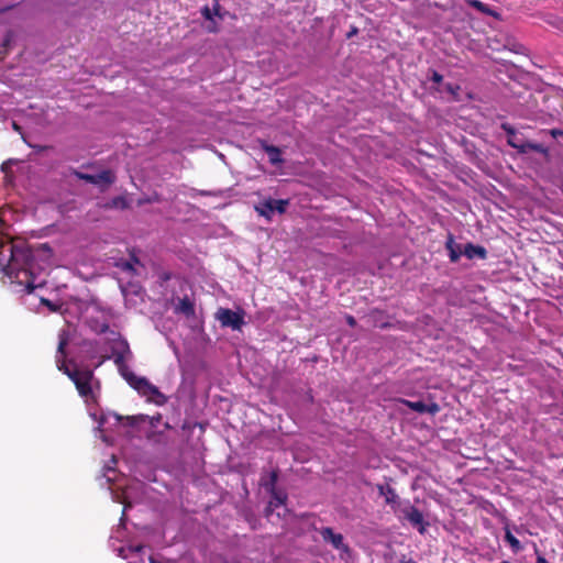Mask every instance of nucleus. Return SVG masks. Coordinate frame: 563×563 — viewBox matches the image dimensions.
<instances>
[{
  "label": "nucleus",
  "instance_id": "f257e3e1",
  "mask_svg": "<svg viewBox=\"0 0 563 563\" xmlns=\"http://www.w3.org/2000/svg\"><path fill=\"white\" fill-rule=\"evenodd\" d=\"M9 216V208H0V227L7 224ZM51 265L52 250L47 244L32 250L23 240H14L0 229V272L12 291L31 294L42 288Z\"/></svg>",
  "mask_w": 563,
  "mask_h": 563
},
{
  "label": "nucleus",
  "instance_id": "f03ea898",
  "mask_svg": "<svg viewBox=\"0 0 563 563\" xmlns=\"http://www.w3.org/2000/svg\"><path fill=\"white\" fill-rule=\"evenodd\" d=\"M80 318L91 328L92 331L106 334L104 339H100V342L104 340L108 342L109 346L104 349L102 357L114 358L122 377L128 382V384L135 389L140 396L144 397L146 401L153 402L157 406L164 405L167 401L166 396L162 394L148 379L135 375L123 364L126 355L130 354L129 344L120 336L119 333L109 330L104 312H100L96 303H89L80 313Z\"/></svg>",
  "mask_w": 563,
  "mask_h": 563
},
{
  "label": "nucleus",
  "instance_id": "7ed1b4c3",
  "mask_svg": "<svg viewBox=\"0 0 563 563\" xmlns=\"http://www.w3.org/2000/svg\"><path fill=\"white\" fill-rule=\"evenodd\" d=\"M117 459L112 455L110 463L103 468L102 479L100 485H107L111 493L112 499L115 503L124 505L123 514L133 504L147 501L151 499L147 485L139 479L120 478L115 470Z\"/></svg>",
  "mask_w": 563,
  "mask_h": 563
},
{
  "label": "nucleus",
  "instance_id": "20e7f679",
  "mask_svg": "<svg viewBox=\"0 0 563 563\" xmlns=\"http://www.w3.org/2000/svg\"><path fill=\"white\" fill-rule=\"evenodd\" d=\"M68 333L66 331H62L59 333V342L56 354V365L59 371L66 374L75 384L79 395L86 399L95 400V385L96 380L93 374L89 369H78L74 365H67L65 357L66 351L65 347L68 344Z\"/></svg>",
  "mask_w": 563,
  "mask_h": 563
},
{
  "label": "nucleus",
  "instance_id": "39448f33",
  "mask_svg": "<svg viewBox=\"0 0 563 563\" xmlns=\"http://www.w3.org/2000/svg\"><path fill=\"white\" fill-rule=\"evenodd\" d=\"M89 415L90 417L98 422L97 430L100 433V438L103 442L108 444L113 443L112 432L117 429H120L125 426H134L139 423V421H147L152 427H155L157 422L161 420V416H128L122 417L113 412H103L101 411L100 415L97 410H93L92 408H89Z\"/></svg>",
  "mask_w": 563,
  "mask_h": 563
},
{
  "label": "nucleus",
  "instance_id": "423d86ee",
  "mask_svg": "<svg viewBox=\"0 0 563 563\" xmlns=\"http://www.w3.org/2000/svg\"><path fill=\"white\" fill-rule=\"evenodd\" d=\"M123 537H124V529L121 526H119L111 536L113 550L115 552H118V555L121 556L122 559L129 560L128 563H136V562L132 561V559L141 556L144 551V547L141 544L134 545V544L129 543L126 545L122 544V545L115 548L114 541L117 540V541L123 542Z\"/></svg>",
  "mask_w": 563,
  "mask_h": 563
},
{
  "label": "nucleus",
  "instance_id": "0eeeda50",
  "mask_svg": "<svg viewBox=\"0 0 563 563\" xmlns=\"http://www.w3.org/2000/svg\"><path fill=\"white\" fill-rule=\"evenodd\" d=\"M217 320L224 328H231L232 330H240L244 324L243 312L233 311L228 308H220L216 313Z\"/></svg>",
  "mask_w": 563,
  "mask_h": 563
},
{
  "label": "nucleus",
  "instance_id": "6e6552de",
  "mask_svg": "<svg viewBox=\"0 0 563 563\" xmlns=\"http://www.w3.org/2000/svg\"><path fill=\"white\" fill-rule=\"evenodd\" d=\"M400 511L404 518L407 519L410 525L419 531V533H426L429 523L424 520L422 512L418 508L407 503Z\"/></svg>",
  "mask_w": 563,
  "mask_h": 563
},
{
  "label": "nucleus",
  "instance_id": "1a4fd4ad",
  "mask_svg": "<svg viewBox=\"0 0 563 563\" xmlns=\"http://www.w3.org/2000/svg\"><path fill=\"white\" fill-rule=\"evenodd\" d=\"M288 205L287 200L283 199H268L261 203V206L256 207L257 212L269 219L274 213H283L286 210V206Z\"/></svg>",
  "mask_w": 563,
  "mask_h": 563
},
{
  "label": "nucleus",
  "instance_id": "9d476101",
  "mask_svg": "<svg viewBox=\"0 0 563 563\" xmlns=\"http://www.w3.org/2000/svg\"><path fill=\"white\" fill-rule=\"evenodd\" d=\"M501 129L506 132L507 143L511 147L517 148L520 153H526V145L528 141L525 139L523 134L506 123L501 124Z\"/></svg>",
  "mask_w": 563,
  "mask_h": 563
},
{
  "label": "nucleus",
  "instance_id": "9b49d317",
  "mask_svg": "<svg viewBox=\"0 0 563 563\" xmlns=\"http://www.w3.org/2000/svg\"><path fill=\"white\" fill-rule=\"evenodd\" d=\"M81 179H85L88 183L98 185L100 187H107L111 183H113L114 177L110 170H101L96 174H78Z\"/></svg>",
  "mask_w": 563,
  "mask_h": 563
},
{
  "label": "nucleus",
  "instance_id": "f8f14e48",
  "mask_svg": "<svg viewBox=\"0 0 563 563\" xmlns=\"http://www.w3.org/2000/svg\"><path fill=\"white\" fill-rule=\"evenodd\" d=\"M404 405L409 407L416 412L423 413V412H430L435 413L439 411V407L435 404L426 405L422 401H409V400H401Z\"/></svg>",
  "mask_w": 563,
  "mask_h": 563
},
{
  "label": "nucleus",
  "instance_id": "ddd939ff",
  "mask_svg": "<svg viewBox=\"0 0 563 563\" xmlns=\"http://www.w3.org/2000/svg\"><path fill=\"white\" fill-rule=\"evenodd\" d=\"M463 255L468 260L479 258L483 260L486 256V250L478 245H473L471 243L464 244Z\"/></svg>",
  "mask_w": 563,
  "mask_h": 563
},
{
  "label": "nucleus",
  "instance_id": "4468645a",
  "mask_svg": "<svg viewBox=\"0 0 563 563\" xmlns=\"http://www.w3.org/2000/svg\"><path fill=\"white\" fill-rule=\"evenodd\" d=\"M323 539L330 542L335 549L340 550L344 548L343 537L335 533L331 528H324L321 531Z\"/></svg>",
  "mask_w": 563,
  "mask_h": 563
},
{
  "label": "nucleus",
  "instance_id": "2eb2a0df",
  "mask_svg": "<svg viewBox=\"0 0 563 563\" xmlns=\"http://www.w3.org/2000/svg\"><path fill=\"white\" fill-rule=\"evenodd\" d=\"M285 500H286V496L283 495L282 493H276L274 492L273 495H272V498L268 503V506H267V516H272L275 510H278L279 508H283V510H286L285 509Z\"/></svg>",
  "mask_w": 563,
  "mask_h": 563
},
{
  "label": "nucleus",
  "instance_id": "dca6fc26",
  "mask_svg": "<svg viewBox=\"0 0 563 563\" xmlns=\"http://www.w3.org/2000/svg\"><path fill=\"white\" fill-rule=\"evenodd\" d=\"M463 244L456 243L451 236L449 238L446 242V249L452 262H457L460 260V257L463 255Z\"/></svg>",
  "mask_w": 563,
  "mask_h": 563
},
{
  "label": "nucleus",
  "instance_id": "f3484780",
  "mask_svg": "<svg viewBox=\"0 0 563 563\" xmlns=\"http://www.w3.org/2000/svg\"><path fill=\"white\" fill-rule=\"evenodd\" d=\"M378 493L385 498L386 504L394 506L398 500V495L389 485H378Z\"/></svg>",
  "mask_w": 563,
  "mask_h": 563
},
{
  "label": "nucleus",
  "instance_id": "a211bd4d",
  "mask_svg": "<svg viewBox=\"0 0 563 563\" xmlns=\"http://www.w3.org/2000/svg\"><path fill=\"white\" fill-rule=\"evenodd\" d=\"M175 311L186 317H190L194 316L195 313V307L194 303L188 298H184L178 301V303L175 307Z\"/></svg>",
  "mask_w": 563,
  "mask_h": 563
},
{
  "label": "nucleus",
  "instance_id": "6ab92c4d",
  "mask_svg": "<svg viewBox=\"0 0 563 563\" xmlns=\"http://www.w3.org/2000/svg\"><path fill=\"white\" fill-rule=\"evenodd\" d=\"M505 540L510 545L512 552L518 553L522 550L520 541L512 534V532L506 528Z\"/></svg>",
  "mask_w": 563,
  "mask_h": 563
},
{
  "label": "nucleus",
  "instance_id": "aec40b11",
  "mask_svg": "<svg viewBox=\"0 0 563 563\" xmlns=\"http://www.w3.org/2000/svg\"><path fill=\"white\" fill-rule=\"evenodd\" d=\"M265 152L268 156V159L269 162L273 164V165H277L279 163H282V153L280 151L275 147V146H266L265 147Z\"/></svg>",
  "mask_w": 563,
  "mask_h": 563
},
{
  "label": "nucleus",
  "instance_id": "412c9836",
  "mask_svg": "<svg viewBox=\"0 0 563 563\" xmlns=\"http://www.w3.org/2000/svg\"><path fill=\"white\" fill-rule=\"evenodd\" d=\"M504 51H509L511 53H521L523 47L515 42L512 38H507V43L503 46Z\"/></svg>",
  "mask_w": 563,
  "mask_h": 563
},
{
  "label": "nucleus",
  "instance_id": "4be33fe9",
  "mask_svg": "<svg viewBox=\"0 0 563 563\" xmlns=\"http://www.w3.org/2000/svg\"><path fill=\"white\" fill-rule=\"evenodd\" d=\"M19 164V161L16 159H8L7 162H4L2 165H1V170L4 173L5 175V179L7 181H10V173H11V168L13 165H16Z\"/></svg>",
  "mask_w": 563,
  "mask_h": 563
},
{
  "label": "nucleus",
  "instance_id": "5701e85b",
  "mask_svg": "<svg viewBox=\"0 0 563 563\" xmlns=\"http://www.w3.org/2000/svg\"><path fill=\"white\" fill-rule=\"evenodd\" d=\"M444 91L449 93L453 100H459L460 87L454 84H445Z\"/></svg>",
  "mask_w": 563,
  "mask_h": 563
},
{
  "label": "nucleus",
  "instance_id": "b1692460",
  "mask_svg": "<svg viewBox=\"0 0 563 563\" xmlns=\"http://www.w3.org/2000/svg\"><path fill=\"white\" fill-rule=\"evenodd\" d=\"M529 151H534L538 153H547V150L543 147V145L537 144V143H531V142H528L526 145V153H528Z\"/></svg>",
  "mask_w": 563,
  "mask_h": 563
},
{
  "label": "nucleus",
  "instance_id": "393cba45",
  "mask_svg": "<svg viewBox=\"0 0 563 563\" xmlns=\"http://www.w3.org/2000/svg\"><path fill=\"white\" fill-rule=\"evenodd\" d=\"M494 63H495V73L496 71L500 73V69H499L498 65H501V66H504L507 69H508V64L512 65L511 62L507 60L504 57H500V58H496L495 57Z\"/></svg>",
  "mask_w": 563,
  "mask_h": 563
},
{
  "label": "nucleus",
  "instance_id": "a878e982",
  "mask_svg": "<svg viewBox=\"0 0 563 563\" xmlns=\"http://www.w3.org/2000/svg\"><path fill=\"white\" fill-rule=\"evenodd\" d=\"M41 302L42 305L46 306L51 311H57V310H62V306L57 307L55 303H53L52 301L41 297ZM62 313L64 311H60Z\"/></svg>",
  "mask_w": 563,
  "mask_h": 563
},
{
  "label": "nucleus",
  "instance_id": "bb28decb",
  "mask_svg": "<svg viewBox=\"0 0 563 563\" xmlns=\"http://www.w3.org/2000/svg\"><path fill=\"white\" fill-rule=\"evenodd\" d=\"M202 13H203V16H205L207 20H211V19H212V18H211V11H210V9H209V8H205V9H203V11H202Z\"/></svg>",
  "mask_w": 563,
  "mask_h": 563
},
{
  "label": "nucleus",
  "instance_id": "cd10ccee",
  "mask_svg": "<svg viewBox=\"0 0 563 563\" xmlns=\"http://www.w3.org/2000/svg\"><path fill=\"white\" fill-rule=\"evenodd\" d=\"M551 134L552 136H558V135H563V131L562 130H558V129H553L551 130Z\"/></svg>",
  "mask_w": 563,
  "mask_h": 563
},
{
  "label": "nucleus",
  "instance_id": "c85d7f7f",
  "mask_svg": "<svg viewBox=\"0 0 563 563\" xmlns=\"http://www.w3.org/2000/svg\"><path fill=\"white\" fill-rule=\"evenodd\" d=\"M346 321H347V323H349L350 325H354V324H355V319H354L353 317H351V316H347V317H346Z\"/></svg>",
  "mask_w": 563,
  "mask_h": 563
},
{
  "label": "nucleus",
  "instance_id": "c756f323",
  "mask_svg": "<svg viewBox=\"0 0 563 563\" xmlns=\"http://www.w3.org/2000/svg\"><path fill=\"white\" fill-rule=\"evenodd\" d=\"M441 79H442V77H441L439 74H437V73H434V74H433V80H434L435 82H440V81H441Z\"/></svg>",
  "mask_w": 563,
  "mask_h": 563
},
{
  "label": "nucleus",
  "instance_id": "7c9ffc66",
  "mask_svg": "<svg viewBox=\"0 0 563 563\" xmlns=\"http://www.w3.org/2000/svg\"><path fill=\"white\" fill-rule=\"evenodd\" d=\"M123 267H124V269H128V271H132V269H133L132 264H131V263H128V262L124 264V266H123Z\"/></svg>",
  "mask_w": 563,
  "mask_h": 563
},
{
  "label": "nucleus",
  "instance_id": "2f4dec72",
  "mask_svg": "<svg viewBox=\"0 0 563 563\" xmlns=\"http://www.w3.org/2000/svg\"><path fill=\"white\" fill-rule=\"evenodd\" d=\"M473 5L477 7L478 9H483V4L479 1H473Z\"/></svg>",
  "mask_w": 563,
  "mask_h": 563
},
{
  "label": "nucleus",
  "instance_id": "473e14b6",
  "mask_svg": "<svg viewBox=\"0 0 563 563\" xmlns=\"http://www.w3.org/2000/svg\"><path fill=\"white\" fill-rule=\"evenodd\" d=\"M538 563H548L547 560L542 556L538 558Z\"/></svg>",
  "mask_w": 563,
  "mask_h": 563
},
{
  "label": "nucleus",
  "instance_id": "72a5a7b5",
  "mask_svg": "<svg viewBox=\"0 0 563 563\" xmlns=\"http://www.w3.org/2000/svg\"><path fill=\"white\" fill-rule=\"evenodd\" d=\"M150 563H157L156 559L152 555L148 556Z\"/></svg>",
  "mask_w": 563,
  "mask_h": 563
},
{
  "label": "nucleus",
  "instance_id": "f704fd0d",
  "mask_svg": "<svg viewBox=\"0 0 563 563\" xmlns=\"http://www.w3.org/2000/svg\"><path fill=\"white\" fill-rule=\"evenodd\" d=\"M12 125H13V129H14V130H16V131H19V130H20L19 125H18L15 122H13V123H12Z\"/></svg>",
  "mask_w": 563,
  "mask_h": 563
},
{
  "label": "nucleus",
  "instance_id": "c9c22d12",
  "mask_svg": "<svg viewBox=\"0 0 563 563\" xmlns=\"http://www.w3.org/2000/svg\"><path fill=\"white\" fill-rule=\"evenodd\" d=\"M401 563H417V562H415L413 560H405V561H401Z\"/></svg>",
  "mask_w": 563,
  "mask_h": 563
},
{
  "label": "nucleus",
  "instance_id": "e433bc0d",
  "mask_svg": "<svg viewBox=\"0 0 563 563\" xmlns=\"http://www.w3.org/2000/svg\"><path fill=\"white\" fill-rule=\"evenodd\" d=\"M214 13H216L217 15H219V9H218V8H214Z\"/></svg>",
  "mask_w": 563,
  "mask_h": 563
},
{
  "label": "nucleus",
  "instance_id": "4c0bfd02",
  "mask_svg": "<svg viewBox=\"0 0 563 563\" xmlns=\"http://www.w3.org/2000/svg\"><path fill=\"white\" fill-rule=\"evenodd\" d=\"M500 51H501L500 47L495 46V52H500Z\"/></svg>",
  "mask_w": 563,
  "mask_h": 563
}]
</instances>
